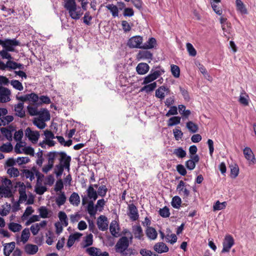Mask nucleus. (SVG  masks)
Wrapping results in <instances>:
<instances>
[{
  "mask_svg": "<svg viewBox=\"0 0 256 256\" xmlns=\"http://www.w3.org/2000/svg\"><path fill=\"white\" fill-rule=\"evenodd\" d=\"M62 6L72 20H78L83 14L81 8L77 5L76 0H63Z\"/></svg>",
  "mask_w": 256,
  "mask_h": 256,
  "instance_id": "1",
  "label": "nucleus"
},
{
  "mask_svg": "<svg viewBox=\"0 0 256 256\" xmlns=\"http://www.w3.org/2000/svg\"><path fill=\"white\" fill-rule=\"evenodd\" d=\"M129 246L128 239L126 236H124L120 238L115 246L116 252H122L128 248Z\"/></svg>",
  "mask_w": 256,
  "mask_h": 256,
  "instance_id": "2",
  "label": "nucleus"
},
{
  "mask_svg": "<svg viewBox=\"0 0 256 256\" xmlns=\"http://www.w3.org/2000/svg\"><path fill=\"white\" fill-rule=\"evenodd\" d=\"M19 44V42L16 39H6L4 40H0V45L2 46L8 52H14V47Z\"/></svg>",
  "mask_w": 256,
  "mask_h": 256,
  "instance_id": "3",
  "label": "nucleus"
},
{
  "mask_svg": "<svg viewBox=\"0 0 256 256\" xmlns=\"http://www.w3.org/2000/svg\"><path fill=\"white\" fill-rule=\"evenodd\" d=\"M234 244V240L233 237L230 234H227L225 236L222 242V253L229 252L231 248Z\"/></svg>",
  "mask_w": 256,
  "mask_h": 256,
  "instance_id": "4",
  "label": "nucleus"
},
{
  "mask_svg": "<svg viewBox=\"0 0 256 256\" xmlns=\"http://www.w3.org/2000/svg\"><path fill=\"white\" fill-rule=\"evenodd\" d=\"M142 37L137 36L132 37L128 42L127 45L130 48H142Z\"/></svg>",
  "mask_w": 256,
  "mask_h": 256,
  "instance_id": "5",
  "label": "nucleus"
},
{
  "mask_svg": "<svg viewBox=\"0 0 256 256\" xmlns=\"http://www.w3.org/2000/svg\"><path fill=\"white\" fill-rule=\"evenodd\" d=\"M58 164H64L68 168V170H69L70 166V162L71 161V157L68 156L64 152H58Z\"/></svg>",
  "mask_w": 256,
  "mask_h": 256,
  "instance_id": "6",
  "label": "nucleus"
},
{
  "mask_svg": "<svg viewBox=\"0 0 256 256\" xmlns=\"http://www.w3.org/2000/svg\"><path fill=\"white\" fill-rule=\"evenodd\" d=\"M25 135L33 143H36L40 137L39 132L32 131L30 128H27L25 130Z\"/></svg>",
  "mask_w": 256,
  "mask_h": 256,
  "instance_id": "7",
  "label": "nucleus"
},
{
  "mask_svg": "<svg viewBox=\"0 0 256 256\" xmlns=\"http://www.w3.org/2000/svg\"><path fill=\"white\" fill-rule=\"evenodd\" d=\"M0 130L1 133L9 142L12 141V133L15 130L14 126H10L6 128H1Z\"/></svg>",
  "mask_w": 256,
  "mask_h": 256,
  "instance_id": "8",
  "label": "nucleus"
},
{
  "mask_svg": "<svg viewBox=\"0 0 256 256\" xmlns=\"http://www.w3.org/2000/svg\"><path fill=\"white\" fill-rule=\"evenodd\" d=\"M11 92L10 90L5 87L1 88L0 89V102H6L10 101V96Z\"/></svg>",
  "mask_w": 256,
  "mask_h": 256,
  "instance_id": "9",
  "label": "nucleus"
},
{
  "mask_svg": "<svg viewBox=\"0 0 256 256\" xmlns=\"http://www.w3.org/2000/svg\"><path fill=\"white\" fill-rule=\"evenodd\" d=\"M128 213L130 220L133 221L137 220L138 218V214L136 207L133 204H130L128 206Z\"/></svg>",
  "mask_w": 256,
  "mask_h": 256,
  "instance_id": "10",
  "label": "nucleus"
},
{
  "mask_svg": "<svg viewBox=\"0 0 256 256\" xmlns=\"http://www.w3.org/2000/svg\"><path fill=\"white\" fill-rule=\"evenodd\" d=\"M199 160L200 158L198 154L190 156V159L186 162V166L188 170H192L195 168L196 163Z\"/></svg>",
  "mask_w": 256,
  "mask_h": 256,
  "instance_id": "11",
  "label": "nucleus"
},
{
  "mask_svg": "<svg viewBox=\"0 0 256 256\" xmlns=\"http://www.w3.org/2000/svg\"><path fill=\"white\" fill-rule=\"evenodd\" d=\"M97 224L98 228L100 230L102 231L106 230L108 228V222L107 218L104 216H100L98 218Z\"/></svg>",
  "mask_w": 256,
  "mask_h": 256,
  "instance_id": "12",
  "label": "nucleus"
},
{
  "mask_svg": "<svg viewBox=\"0 0 256 256\" xmlns=\"http://www.w3.org/2000/svg\"><path fill=\"white\" fill-rule=\"evenodd\" d=\"M170 92V90L168 88L162 86L156 90V96L161 100H164L166 96L165 92L168 94Z\"/></svg>",
  "mask_w": 256,
  "mask_h": 256,
  "instance_id": "13",
  "label": "nucleus"
},
{
  "mask_svg": "<svg viewBox=\"0 0 256 256\" xmlns=\"http://www.w3.org/2000/svg\"><path fill=\"white\" fill-rule=\"evenodd\" d=\"M184 186L185 183L182 180H180L177 186L176 190L180 196L186 198L190 195V191L184 188Z\"/></svg>",
  "mask_w": 256,
  "mask_h": 256,
  "instance_id": "14",
  "label": "nucleus"
},
{
  "mask_svg": "<svg viewBox=\"0 0 256 256\" xmlns=\"http://www.w3.org/2000/svg\"><path fill=\"white\" fill-rule=\"evenodd\" d=\"M132 230L135 238L138 240L143 239L144 234L142 228L140 225H134L132 226Z\"/></svg>",
  "mask_w": 256,
  "mask_h": 256,
  "instance_id": "15",
  "label": "nucleus"
},
{
  "mask_svg": "<svg viewBox=\"0 0 256 256\" xmlns=\"http://www.w3.org/2000/svg\"><path fill=\"white\" fill-rule=\"evenodd\" d=\"M154 250L158 254L166 252L168 251V248L164 242H158L154 246Z\"/></svg>",
  "mask_w": 256,
  "mask_h": 256,
  "instance_id": "16",
  "label": "nucleus"
},
{
  "mask_svg": "<svg viewBox=\"0 0 256 256\" xmlns=\"http://www.w3.org/2000/svg\"><path fill=\"white\" fill-rule=\"evenodd\" d=\"M82 235L81 233L78 232L70 234L67 242L68 247L70 248L74 244L75 241L79 240Z\"/></svg>",
  "mask_w": 256,
  "mask_h": 256,
  "instance_id": "17",
  "label": "nucleus"
},
{
  "mask_svg": "<svg viewBox=\"0 0 256 256\" xmlns=\"http://www.w3.org/2000/svg\"><path fill=\"white\" fill-rule=\"evenodd\" d=\"M16 115L21 118L25 116V111L24 110V103L20 102L14 106Z\"/></svg>",
  "mask_w": 256,
  "mask_h": 256,
  "instance_id": "18",
  "label": "nucleus"
},
{
  "mask_svg": "<svg viewBox=\"0 0 256 256\" xmlns=\"http://www.w3.org/2000/svg\"><path fill=\"white\" fill-rule=\"evenodd\" d=\"M38 173L35 168H32V170L24 169L22 170V174L26 178H29L30 181L34 179V173Z\"/></svg>",
  "mask_w": 256,
  "mask_h": 256,
  "instance_id": "19",
  "label": "nucleus"
},
{
  "mask_svg": "<svg viewBox=\"0 0 256 256\" xmlns=\"http://www.w3.org/2000/svg\"><path fill=\"white\" fill-rule=\"evenodd\" d=\"M149 66L146 63H140L136 68V72L140 74H144L148 72Z\"/></svg>",
  "mask_w": 256,
  "mask_h": 256,
  "instance_id": "20",
  "label": "nucleus"
},
{
  "mask_svg": "<svg viewBox=\"0 0 256 256\" xmlns=\"http://www.w3.org/2000/svg\"><path fill=\"white\" fill-rule=\"evenodd\" d=\"M0 195L4 198H10L12 196L11 188L10 186H0Z\"/></svg>",
  "mask_w": 256,
  "mask_h": 256,
  "instance_id": "21",
  "label": "nucleus"
},
{
  "mask_svg": "<svg viewBox=\"0 0 256 256\" xmlns=\"http://www.w3.org/2000/svg\"><path fill=\"white\" fill-rule=\"evenodd\" d=\"M38 248L36 245L27 244L24 246V250L26 254L30 255L36 254L38 251Z\"/></svg>",
  "mask_w": 256,
  "mask_h": 256,
  "instance_id": "22",
  "label": "nucleus"
},
{
  "mask_svg": "<svg viewBox=\"0 0 256 256\" xmlns=\"http://www.w3.org/2000/svg\"><path fill=\"white\" fill-rule=\"evenodd\" d=\"M236 10L241 14H247L248 10L245 4L241 0H236Z\"/></svg>",
  "mask_w": 256,
  "mask_h": 256,
  "instance_id": "23",
  "label": "nucleus"
},
{
  "mask_svg": "<svg viewBox=\"0 0 256 256\" xmlns=\"http://www.w3.org/2000/svg\"><path fill=\"white\" fill-rule=\"evenodd\" d=\"M15 242L6 244L4 246V254L5 256H9L15 248Z\"/></svg>",
  "mask_w": 256,
  "mask_h": 256,
  "instance_id": "24",
  "label": "nucleus"
},
{
  "mask_svg": "<svg viewBox=\"0 0 256 256\" xmlns=\"http://www.w3.org/2000/svg\"><path fill=\"white\" fill-rule=\"evenodd\" d=\"M69 201L73 206H78L80 202L78 194L75 192H72L69 198Z\"/></svg>",
  "mask_w": 256,
  "mask_h": 256,
  "instance_id": "25",
  "label": "nucleus"
},
{
  "mask_svg": "<svg viewBox=\"0 0 256 256\" xmlns=\"http://www.w3.org/2000/svg\"><path fill=\"white\" fill-rule=\"evenodd\" d=\"M38 114L37 116H38V118H40L46 121L50 119V115L48 111L46 109L41 108L38 111Z\"/></svg>",
  "mask_w": 256,
  "mask_h": 256,
  "instance_id": "26",
  "label": "nucleus"
},
{
  "mask_svg": "<svg viewBox=\"0 0 256 256\" xmlns=\"http://www.w3.org/2000/svg\"><path fill=\"white\" fill-rule=\"evenodd\" d=\"M138 58L142 60H152V54L148 50H140L138 54Z\"/></svg>",
  "mask_w": 256,
  "mask_h": 256,
  "instance_id": "27",
  "label": "nucleus"
},
{
  "mask_svg": "<svg viewBox=\"0 0 256 256\" xmlns=\"http://www.w3.org/2000/svg\"><path fill=\"white\" fill-rule=\"evenodd\" d=\"M88 196L90 199H93L94 200L98 198V194L96 190H94L93 186L90 184L87 190Z\"/></svg>",
  "mask_w": 256,
  "mask_h": 256,
  "instance_id": "28",
  "label": "nucleus"
},
{
  "mask_svg": "<svg viewBox=\"0 0 256 256\" xmlns=\"http://www.w3.org/2000/svg\"><path fill=\"white\" fill-rule=\"evenodd\" d=\"M58 152H50L47 154L48 161L50 162L54 165L56 160L58 158Z\"/></svg>",
  "mask_w": 256,
  "mask_h": 256,
  "instance_id": "29",
  "label": "nucleus"
},
{
  "mask_svg": "<svg viewBox=\"0 0 256 256\" xmlns=\"http://www.w3.org/2000/svg\"><path fill=\"white\" fill-rule=\"evenodd\" d=\"M146 234L150 239L154 240L156 238L158 234L154 228L148 227L146 230Z\"/></svg>",
  "mask_w": 256,
  "mask_h": 256,
  "instance_id": "30",
  "label": "nucleus"
},
{
  "mask_svg": "<svg viewBox=\"0 0 256 256\" xmlns=\"http://www.w3.org/2000/svg\"><path fill=\"white\" fill-rule=\"evenodd\" d=\"M244 154L246 159L254 162L255 158L251 149L249 148H245L244 150Z\"/></svg>",
  "mask_w": 256,
  "mask_h": 256,
  "instance_id": "31",
  "label": "nucleus"
},
{
  "mask_svg": "<svg viewBox=\"0 0 256 256\" xmlns=\"http://www.w3.org/2000/svg\"><path fill=\"white\" fill-rule=\"evenodd\" d=\"M144 86L141 88L140 90V92H145L146 93L150 92L153 91L156 87V82H154L150 84H145Z\"/></svg>",
  "mask_w": 256,
  "mask_h": 256,
  "instance_id": "32",
  "label": "nucleus"
},
{
  "mask_svg": "<svg viewBox=\"0 0 256 256\" xmlns=\"http://www.w3.org/2000/svg\"><path fill=\"white\" fill-rule=\"evenodd\" d=\"M64 168L67 169L68 168L64 164H58L55 166L54 172L57 178L62 176L63 173Z\"/></svg>",
  "mask_w": 256,
  "mask_h": 256,
  "instance_id": "33",
  "label": "nucleus"
},
{
  "mask_svg": "<svg viewBox=\"0 0 256 256\" xmlns=\"http://www.w3.org/2000/svg\"><path fill=\"white\" fill-rule=\"evenodd\" d=\"M156 40L154 38H150L142 46L143 49H150L154 48L156 45Z\"/></svg>",
  "mask_w": 256,
  "mask_h": 256,
  "instance_id": "34",
  "label": "nucleus"
},
{
  "mask_svg": "<svg viewBox=\"0 0 256 256\" xmlns=\"http://www.w3.org/2000/svg\"><path fill=\"white\" fill-rule=\"evenodd\" d=\"M106 8L110 12L112 13V16L115 18L118 16V8L113 4H108L106 6Z\"/></svg>",
  "mask_w": 256,
  "mask_h": 256,
  "instance_id": "35",
  "label": "nucleus"
},
{
  "mask_svg": "<svg viewBox=\"0 0 256 256\" xmlns=\"http://www.w3.org/2000/svg\"><path fill=\"white\" fill-rule=\"evenodd\" d=\"M100 250L95 247H90L86 249V252L90 256H98Z\"/></svg>",
  "mask_w": 256,
  "mask_h": 256,
  "instance_id": "36",
  "label": "nucleus"
},
{
  "mask_svg": "<svg viewBox=\"0 0 256 256\" xmlns=\"http://www.w3.org/2000/svg\"><path fill=\"white\" fill-rule=\"evenodd\" d=\"M12 149L13 146L10 142L4 144L0 146V151L2 152L8 153L12 152Z\"/></svg>",
  "mask_w": 256,
  "mask_h": 256,
  "instance_id": "37",
  "label": "nucleus"
},
{
  "mask_svg": "<svg viewBox=\"0 0 256 256\" xmlns=\"http://www.w3.org/2000/svg\"><path fill=\"white\" fill-rule=\"evenodd\" d=\"M66 198L64 192H61L60 194L56 198V204L60 206L65 203Z\"/></svg>",
  "mask_w": 256,
  "mask_h": 256,
  "instance_id": "38",
  "label": "nucleus"
},
{
  "mask_svg": "<svg viewBox=\"0 0 256 256\" xmlns=\"http://www.w3.org/2000/svg\"><path fill=\"white\" fill-rule=\"evenodd\" d=\"M118 224L116 220H112L110 224V230L111 234L114 236H116V234L118 233V232L116 230H118Z\"/></svg>",
  "mask_w": 256,
  "mask_h": 256,
  "instance_id": "39",
  "label": "nucleus"
},
{
  "mask_svg": "<svg viewBox=\"0 0 256 256\" xmlns=\"http://www.w3.org/2000/svg\"><path fill=\"white\" fill-rule=\"evenodd\" d=\"M164 72V70L161 68L160 66L156 67L155 70L154 71L153 70H152L150 72V74L152 76L154 80L157 79L160 76H161Z\"/></svg>",
  "mask_w": 256,
  "mask_h": 256,
  "instance_id": "40",
  "label": "nucleus"
},
{
  "mask_svg": "<svg viewBox=\"0 0 256 256\" xmlns=\"http://www.w3.org/2000/svg\"><path fill=\"white\" fill-rule=\"evenodd\" d=\"M186 127L192 133L197 132L198 129V126L192 121H189L186 123Z\"/></svg>",
  "mask_w": 256,
  "mask_h": 256,
  "instance_id": "41",
  "label": "nucleus"
},
{
  "mask_svg": "<svg viewBox=\"0 0 256 256\" xmlns=\"http://www.w3.org/2000/svg\"><path fill=\"white\" fill-rule=\"evenodd\" d=\"M58 217L62 223L63 225L65 226L68 225V218L66 214L64 212L60 211L58 212Z\"/></svg>",
  "mask_w": 256,
  "mask_h": 256,
  "instance_id": "42",
  "label": "nucleus"
},
{
  "mask_svg": "<svg viewBox=\"0 0 256 256\" xmlns=\"http://www.w3.org/2000/svg\"><path fill=\"white\" fill-rule=\"evenodd\" d=\"M97 208H96V206L94 208V202L92 201H90L88 203V207H87V210L88 213L90 216H94L97 211Z\"/></svg>",
  "mask_w": 256,
  "mask_h": 256,
  "instance_id": "43",
  "label": "nucleus"
},
{
  "mask_svg": "<svg viewBox=\"0 0 256 256\" xmlns=\"http://www.w3.org/2000/svg\"><path fill=\"white\" fill-rule=\"evenodd\" d=\"M226 206V202H220V201L217 200L213 206V210L216 211L223 210L225 208Z\"/></svg>",
  "mask_w": 256,
  "mask_h": 256,
  "instance_id": "44",
  "label": "nucleus"
},
{
  "mask_svg": "<svg viewBox=\"0 0 256 256\" xmlns=\"http://www.w3.org/2000/svg\"><path fill=\"white\" fill-rule=\"evenodd\" d=\"M33 122L34 124L40 129H43L46 126L45 120H41L40 118H34Z\"/></svg>",
  "mask_w": 256,
  "mask_h": 256,
  "instance_id": "45",
  "label": "nucleus"
},
{
  "mask_svg": "<svg viewBox=\"0 0 256 256\" xmlns=\"http://www.w3.org/2000/svg\"><path fill=\"white\" fill-rule=\"evenodd\" d=\"M93 244V236L90 234L87 235L84 240V244L83 245L82 248H85L90 246Z\"/></svg>",
  "mask_w": 256,
  "mask_h": 256,
  "instance_id": "46",
  "label": "nucleus"
},
{
  "mask_svg": "<svg viewBox=\"0 0 256 256\" xmlns=\"http://www.w3.org/2000/svg\"><path fill=\"white\" fill-rule=\"evenodd\" d=\"M22 226L20 224L14 223V222H10L8 224V228L13 232H18L20 230Z\"/></svg>",
  "mask_w": 256,
  "mask_h": 256,
  "instance_id": "47",
  "label": "nucleus"
},
{
  "mask_svg": "<svg viewBox=\"0 0 256 256\" xmlns=\"http://www.w3.org/2000/svg\"><path fill=\"white\" fill-rule=\"evenodd\" d=\"M180 118L179 116L172 117L168 120V126H172L179 124L180 122Z\"/></svg>",
  "mask_w": 256,
  "mask_h": 256,
  "instance_id": "48",
  "label": "nucleus"
},
{
  "mask_svg": "<svg viewBox=\"0 0 256 256\" xmlns=\"http://www.w3.org/2000/svg\"><path fill=\"white\" fill-rule=\"evenodd\" d=\"M30 236V232L29 229L28 228H24L22 231V235H21L22 241L24 243L26 242L28 240Z\"/></svg>",
  "mask_w": 256,
  "mask_h": 256,
  "instance_id": "49",
  "label": "nucleus"
},
{
  "mask_svg": "<svg viewBox=\"0 0 256 256\" xmlns=\"http://www.w3.org/2000/svg\"><path fill=\"white\" fill-rule=\"evenodd\" d=\"M230 175L232 178H235L238 174L239 168L236 164L230 165Z\"/></svg>",
  "mask_w": 256,
  "mask_h": 256,
  "instance_id": "50",
  "label": "nucleus"
},
{
  "mask_svg": "<svg viewBox=\"0 0 256 256\" xmlns=\"http://www.w3.org/2000/svg\"><path fill=\"white\" fill-rule=\"evenodd\" d=\"M174 154L180 158H183L186 156V152L182 148H176L174 150Z\"/></svg>",
  "mask_w": 256,
  "mask_h": 256,
  "instance_id": "51",
  "label": "nucleus"
},
{
  "mask_svg": "<svg viewBox=\"0 0 256 256\" xmlns=\"http://www.w3.org/2000/svg\"><path fill=\"white\" fill-rule=\"evenodd\" d=\"M182 203L181 198L178 196H175L172 199V206L176 208H180Z\"/></svg>",
  "mask_w": 256,
  "mask_h": 256,
  "instance_id": "52",
  "label": "nucleus"
},
{
  "mask_svg": "<svg viewBox=\"0 0 256 256\" xmlns=\"http://www.w3.org/2000/svg\"><path fill=\"white\" fill-rule=\"evenodd\" d=\"M171 72L174 77L178 78L180 76V69L179 67L174 64L171 65Z\"/></svg>",
  "mask_w": 256,
  "mask_h": 256,
  "instance_id": "53",
  "label": "nucleus"
},
{
  "mask_svg": "<svg viewBox=\"0 0 256 256\" xmlns=\"http://www.w3.org/2000/svg\"><path fill=\"white\" fill-rule=\"evenodd\" d=\"M28 111L30 116H37L38 111L37 107L35 106H28L27 107Z\"/></svg>",
  "mask_w": 256,
  "mask_h": 256,
  "instance_id": "54",
  "label": "nucleus"
},
{
  "mask_svg": "<svg viewBox=\"0 0 256 256\" xmlns=\"http://www.w3.org/2000/svg\"><path fill=\"white\" fill-rule=\"evenodd\" d=\"M159 214L163 218L169 217L170 215L169 208L166 206H164L162 208H160L159 210Z\"/></svg>",
  "mask_w": 256,
  "mask_h": 256,
  "instance_id": "55",
  "label": "nucleus"
},
{
  "mask_svg": "<svg viewBox=\"0 0 256 256\" xmlns=\"http://www.w3.org/2000/svg\"><path fill=\"white\" fill-rule=\"evenodd\" d=\"M10 84L16 90H23L24 87L22 83L18 80H12L10 82Z\"/></svg>",
  "mask_w": 256,
  "mask_h": 256,
  "instance_id": "56",
  "label": "nucleus"
},
{
  "mask_svg": "<svg viewBox=\"0 0 256 256\" xmlns=\"http://www.w3.org/2000/svg\"><path fill=\"white\" fill-rule=\"evenodd\" d=\"M7 173L10 176L14 177H17L19 176L20 172L18 168L12 167L10 168L7 170Z\"/></svg>",
  "mask_w": 256,
  "mask_h": 256,
  "instance_id": "57",
  "label": "nucleus"
},
{
  "mask_svg": "<svg viewBox=\"0 0 256 256\" xmlns=\"http://www.w3.org/2000/svg\"><path fill=\"white\" fill-rule=\"evenodd\" d=\"M140 254L142 256H158V254L154 253L150 250H148L146 248H142L140 250Z\"/></svg>",
  "mask_w": 256,
  "mask_h": 256,
  "instance_id": "58",
  "label": "nucleus"
},
{
  "mask_svg": "<svg viewBox=\"0 0 256 256\" xmlns=\"http://www.w3.org/2000/svg\"><path fill=\"white\" fill-rule=\"evenodd\" d=\"M24 136V132L22 129L16 131L14 134V138L16 142L22 141Z\"/></svg>",
  "mask_w": 256,
  "mask_h": 256,
  "instance_id": "59",
  "label": "nucleus"
},
{
  "mask_svg": "<svg viewBox=\"0 0 256 256\" xmlns=\"http://www.w3.org/2000/svg\"><path fill=\"white\" fill-rule=\"evenodd\" d=\"M40 216L42 218H46L48 217V212L45 206H41L39 209Z\"/></svg>",
  "mask_w": 256,
  "mask_h": 256,
  "instance_id": "60",
  "label": "nucleus"
},
{
  "mask_svg": "<svg viewBox=\"0 0 256 256\" xmlns=\"http://www.w3.org/2000/svg\"><path fill=\"white\" fill-rule=\"evenodd\" d=\"M186 48L190 56H194L196 54V52L193 46L190 43L186 44Z\"/></svg>",
  "mask_w": 256,
  "mask_h": 256,
  "instance_id": "61",
  "label": "nucleus"
},
{
  "mask_svg": "<svg viewBox=\"0 0 256 256\" xmlns=\"http://www.w3.org/2000/svg\"><path fill=\"white\" fill-rule=\"evenodd\" d=\"M198 68L201 73L206 77H208L207 79L208 80H210V79L212 78L208 74L206 68L203 65L199 63L198 64Z\"/></svg>",
  "mask_w": 256,
  "mask_h": 256,
  "instance_id": "62",
  "label": "nucleus"
},
{
  "mask_svg": "<svg viewBox=\"0 0 256 256\" xmlns=\"http://www.w3.org/2000/svg\"><path fill=\"white\" fill-rule=\"evenodd\" d=\"M175 139L176 140H180L183 136V132L179 128H175L173 130Z\"/></svg>",
  "mask_w": 256,
  "mask_h": 256,
  "instance_id": "63",
  "label": "nucleus"
},
{
  "mask_svg": "<svg viewBox=\"0 0 256 256\" xmlns=\"http://www.w3.org/2000/svg\"><path fill=\"white\" fill-rule=\"evenodd\" d=\"M34 212L32 208V206H28L26 208L24 214H22V218L24 220L26 218H28L30 215Z\"/></svg>",
  "mask_w": 256,
  "mask_h": 256,
  "instance_id": "64",
  "label": "nucleus"
}]
</instances>
